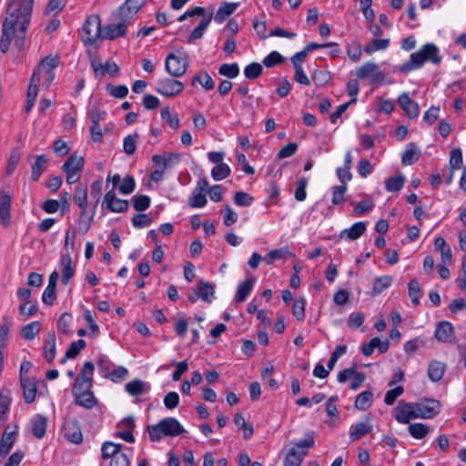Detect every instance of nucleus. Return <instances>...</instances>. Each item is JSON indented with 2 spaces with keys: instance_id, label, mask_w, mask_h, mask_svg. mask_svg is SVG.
<instances>
[{
  "instance_id": "obj_1",
  "label": "nucleus",
  "mask_w": 466,
  "mask_h": 466,
  "mask_svg": "<svg viewBox=\"0 0 466 466\" xmlns=\"http://www.w3.org/2000/svg\"><path fill=\"white\" fill-rule=\"evenodd\" d=\"M33 9V0H24L18 6L9 3L6 17L2 26L0 50L6 53L11 42L15 39V46L22 48L25 44V34L30 22Z\"/></svg>"
},
{
  "instance_id": "obj_2",
  "label": "nucleus",
  "mask_w": 466,
  "mask_h": 466,
  "mask_svg": "<svg viewBox=\"0 0 466 466\" xmlns=\"http://www.w3.org/2000/svg\"><path fill=\"white\" fill-rule=\"evenodd\" d=\"M425 61L438 65L441 61L439 49L434 44H426L418 51L410 56V59L398 67L401 73H409L420 68Z\"/></svg>"
},
{
  "instance_id": "obj_3",
  "label": "nucleus",
  "mask_w": 466,
  "mask_h": 466,
  "mask_svg": "<svg viewBox=\"0 0 466 466\" xmlns=\"http://www.w3.org/2000/svg\"><path fill=\"white\" fill-rule=\"evenodd\" d=\"M149 439L152 441H157L162 439L163 436H178L185 432V429L178 422V420L173 417L166 418L161 420L158 423L149 425L147 427Z\"/></svg>"
},
{
  "instance_id": "obj_4",
  "label": "nucleus",
  "mask_w": 466,
  "mask_h": 466,
  "mask_svg": "<svg viewBox=\"0 0 466 466\" xmlns=\"http://www.w3.org/2000/svg\"><path fill=\"white\" fill-rule=\"evenodd\" d=\"M102 30L101 20L97 15L87 16L83 25L84 44L88 46L96 44L99 38H102Z\"/></svg>"
},
{
  "instance_id": "obj_5",
  "label": "nucleus",
  "mask_w": 466,
  "mask_h": 466,
  "mask_svg": "<svg viewBox=\"0 0 466 466\" xmlns=\"http://www.w3.org/2000/svg\"><path fill=\"white\" fill-rule=\"evenodd\" d=\"M350 151L345 155V167H338L337 175L340 181V185L334 186L332 191V203L334 205L340 204L344 201V196L347 191V180L350 179Z\"/></svg>"
},
{
  "instance_id": "obj_6",
  "label": "nucleus",
  "mask_w": 466,
  "mask_h": 466,
  "mask_svg": "<svg viewBox=\"0 0 466 466\" xmlns=\"http://www.w3.org/2000/svg\"><path fill=\"white\" fill-rule=\"evenodd\" d=\"M188 65L189 59L187 54L182 57L170 53L167 56L165 60L166 70L173 77H180L184 76L187 70Z\"/></svg>"
},
{
  "instance_id": "obj_7",
  "label": "nucleus",
  "mask_w": 466,
  "mask_h": 466,
  "mask_svg": "<svg viewBox=\"0 0 466 466\" xmlns=\"http://www.w3.org/2000/svg\"><path fill=\"white\" fill-rule=\"evenodd\" d=\"M115 22L108 24L102 30V38L114 40L117 37H123L127 35V27L130 24L117 13L114 15Z\"/></svg>"
},
{
  "instance_id": "obj_8",
  "label": "nucleus",
  "mask_w": 466,
  "mask_h": 466,
  "mask_svg": "<svg viewBox=\"0 0 466 466\" xmlns=\"http://www.w3.org/2000/svg\"><path fill=\"white\" fill-rule=\"evenodd\" d=\"M64 437L71 443L80 444L83 441V434L79 421L76 418L66 419L63 424Z\"/></svg>"
},
{
  "instance_id": "obj_9",
  "label": "nucleus",
  "mask_w": 466,
  "mask_h": 466,
  "mask_svg": "<svg viewBox=\"0 0 466 466\" xmlns=\"http://www.w3.org/2000/svg\"><path fill=\"white\" fill-rule=\"evenodd\" d=\"M184 85L179 80L175 79H160L157 83L156 91L167 97H172L183 91Z\"/></svg>"
},
{
  "instance_id": "obj_10",
  "label": "nucleus",
  "mask_w": 466,
  "mask_h": 466,
  "mask_svg": "<svg viewBox=\"0 0 466 466\" xmlns=\"http://www.w3.org/2000/svg\"><path fill=\"white\" fill-rule=\"evenodd\" d=\"M356 76L359 78H371L373 83H380L384 80L385 76L380 70L379 66L373 62H368L359 67L356 71Z\"/></svg>"
},
{
  "instance_id": "obj_11",
  "label": "nucleus",
  "mask_w": 466,
  "mask_h": 466,
  "mask_svg": "<svg viewBox=\"0 0 466 466\" xmlns=\"http://www.w3.org/2000/svg\"><path fill=\"white\" fill-rule=\"evenodd\" d=\"M418 418L431 419L440 411L441 404L435 400H427L424 402L414 403Z\"/></svg>"
},
{
  "instance_id": "obj_12",
  "label": "nucleus",
  "mask_w": 466,
  "mask_h": 466,
  "mask_svg": "<svg viewBox=\"0 0 466 466\" xmlns=\"http://www.w3.org/2000/svg\"><path fill=\"white\" fill-rule=\"evenodd\" d=\"M17 435L16 425H7L0 441V456L5 457L12 449Z\"/></svg>"
},
{
  "instance_id": "obj_13",
  "label": "nucleus",
  "mask_w": 466,
  "mask_h": 466,
  "mask_svg": "<svg viewBox=\"0 0 466 466\" xmlns=\"http://www.w3.org/2000/svg\"><path fill=\"white\" fill-rule=\"evenodd\" d=\"M394 411L396 420L400 423H408L411 419L418 418L414 403L400 401Z\"/></svg>"
},
{
  "instance_id": "obj_14",
  "label": "nucleus",
  "mask_w": 466,
  "mask_h": 466,
  "mask_svg": "<svg viewBox=\"0 0 466 466\" xmlns=\"http://www.w3.org/2000/svg\"><path fill=\"white\" fill-rule=\"evenodd\" d=\"M146 1L147 0H126L116 13L124 17L126 21L131 22L140 8L145 5Z\"/></svg>"
},
{
  "instance_id": "obj_15",
  "label": "nucleus",
  "mask_w": 466,
  "mask_h": 466,
  "mask_svg": "<svg viewBox=\"0 0 466 466\" xmlns=\"http://www.w3.org/2000/svg\"><path fill=\"white\" fill-rule=\"evenodd\" d=\"M20 385L23 390V398L25 401L26 403H32L35 400L37 392L35 378L21 376Z\"/></svg>"
},
{
  "instance_id": "obj_16",
  "label": "nucleus",
  "mask_w": 466,
  "mask_h": 466,
  "mask_svg": "<svg viewBox=\"0 0 466 466\" xmlns=\"http://www.w3.org/2000/svg\"><path fill=\"white\" fill-rule=\"evenodd\" d=\"M398 104L410 119L416 118L420 114V107L417 102L410 99L408 93H402L398 97Z\"/></svg>"
},
{
  "instance_id": "obj_17",
  "label": "nucleus",
  "mask_w": 466,
  "mask_h": 466,
  "mask_svg": "<svg viewBox=\"0 0 466 466\" xmlns=\"http://www.w3.org/2000/svg\"><path fill=\"white\" fill-rule=\"evenodd\" d=\"M435 338L441 343H451L454 340V329L452 325L448 321H441L435 329Z\"/></svg>"
},
{
  "instance_id": "obj_18",
  "label": "nucleus",
  "mask_w": 466,
  "mask_h": 466,
  "mask_svg": "<svg viewBox=\"0 0 466 466\" xmlns=\"http://www.w3.org/2000/svg\"><path fill=\"white\" fill-rule=\"evenodd\" d=\"M102 205H106V208L112 212H124L128 208L127 200L116 198L114 189H111L105 195Z\"/></svg>"
},
{
  "instance_id": "obj_19",
  "label": "nucleus",
  "mask_w": 466,
  "mask_h": 466,
  "mask_svg": "<svg viewBox=\"0 0 466 466\" xmlns=\"http://www.w3.org/2000/svg\"><path fill=\"white\" fill-rule=\"evenodd\" d=\"M11 196L4 191H0V224L8 227L11 221Z\"/></svg>"
},
{
  "instance_id": "obj_20",
  "label": "nucleus",
  "mask_w": 466,
  "mask_h": 466,
  "mask_svg": "<svg viewBox=\"0 0 466 466\" xmlns=\"http://www.w3.org/2000/svg\"><path fill=\"white\" fill-rule=\"evenodd\" d=\"M390 346L387 339H380V338H373L368 343L361 347V352L364 356H370L375 349H378L380 353H384L388 350Z\"/></svg>"
},
{
  "instance_id": "obj_21",
  "label": "nucleus",
  "mask_w": 466,
  "mask_h": 466,
  "mask_svg": "<svg viewBox=\"0 0 466 466\" xmlns=\"http://www.w3.org/2000/svg\"><path fill=\"white\" fill-rule=\"evenodd\" d=\"M58 65V56H47L41 60L39 66L35 69L33 75H36V76L38 77V81L40 82L42 79V73L54 72V69L57 67Z\"/></svg>"
},
{
  "instance_id": "obj_22",
  "label": "nucleus",
  "mask_w": 466,
  "mask_h": 466,
  "mask_svg": "<svg viewBox=\"0 0 466 466\" xmlns=\"http://www.w3.org/2000/svg\"><path fill=\"white\" fill-rule=\"evenodd\" d=\"M150 389L151 387L147 382L137 379L127 382L125 386L126 391L134 397L147 393L149 392Z\"/></svg>"
},
{
  "instance_id": "obj_23",
  "label": "nucleus",
  "mask_w": 466,
  "mask_h": 466,
  "mask_svg": "<svg viewBox=\"0 0 466 466\" xmlns=\"http://www.w3.org/2000/svg\"><path fill=\"white\" fill-rule=\"evenodd\" d=\"M180 161V154L178 153H164L163 155H154L152 157L153 164L163 162L164 169L174 167Z\"/></svg>"
},
{
  "instance_id": "obj_24",
  "label": "nucleus",
  "mask_w": 466,
  "mask_h": 466,
  "mask_svg": "<svg viewBox=\"0 0 466 466\" xmlns=\"http://www.w3.org/2000/svg\"><path fill=\"white\" fill-rule=\"evenodd\" d=\"M39 84H40V82L38 81V77L36 76V75H32L31 79H30V84H29L28 89H27L26 101H25V112H27V113L34 106V104H35V98H36L37 93H38Z\"/></svg>"
},
{
  "instance_id": "obj_25",
  "label": "nucleus",
  "mask_w": 466,
  "mask_h": 466,
  "mask_svg": "<svg viewBox=\"0 0 466 466\" xmlns=\"http://www.w3.org/2000/svg\"><path fill=\"white\" fill-rule=\"evenodd\" d=\"M32 432L37 439L45 437L47 428V418L43 415H35L31 420Z\"/></svg>"
},
{
  "instance_id": "obj_26",
  "label": "nucleus",
  "mask_w": 466,
  "mask_h": 466,
  "mask_svg": "<svg viewBox=\"0 0 466 466\" xmlns=\"http://www.w3.org/2000/svg\"><path fill=\"white\" fill-rule=\"evenodd\" d=\"M62 282L66 285L75 275V268L72 266V258L69 253L61 256Z\"/></svg>"
},
{
  "instance_id": "obj_27",
  "label": "nucleus",
  "mask_w": 466,
  "mask_h": 466,
  "mask_svg": "<svg viewBox=\"0 0 466 466\" xmlns=\"http://www.w3.org/2000/svg\"><path fill=\"white\" fill-rule=\"evenodd\" d=\"M238 6V3L224 2L218 7L214 19L217 23H223L229 15H231Z\"/></svg>"
},
{
  "instance_id": "obj_28",
  "label": "nucleus",
  "mask_w": 466,
  "mask_h": 466,
  "mask_svg": "<svg viewBox=\"0 0 466 466\" xmlns=\"http://www.w3.org/2000/svg\"><path fill=\"white\" fill-rule=\"evenodd\" d=\"M75 403L86 409H93L97 404V400L93 391H87L74 395Z\"/></svg>"
},
{
  "instance_id": "obj_29",
  "label": "nucleus",
  "mask_w": 466,
  "mask_h": 466,
  "mask_svg": "<svg viewBox=\"0 0 466 466\" xmlns=\"http://www.w3.org/2000/svg\"><path fill=\"white\" fill-rule=\"evenodd\" d=\"M446 370V365L438 360H432L429 364L428 376L431 381L437 382L441 380Z\"/></svg>"
},
{
  "instance_id": "obj_30",
  "label": "nucleus",
  "mask_w": 466,
  "mask_h": 466,
  "mask_svg": "<svg viewBox=\"0 0 466 466\" xmlns=\"http://www.w3.org/2000/svg\"><path fill=\"white\" fill-rule=\"evenodd\" d=\"M390 44V40L389 38L383 39H372L370 43L366 44L363 47V51L370 56L375 52L384 51L386 50Z\"/></svg>"
},
{
  "instance_id": "obj_31",
  "label": "nucleus",
  "mask_w": 466,
  "mask_h": 466,
  "mask_svg": "<svg viewBox=\"0 0 466 466\" xmlns=\"http://www.w3.org/2000/svg\"><path fill=\"white\" fill-rule=\"evenodd\" d=\"M255 284V279L249 278L240 283L236 293V300L238 302L245 301L251 293Z\"/></svg>"
},
{
  "instance_id": "obj_32",
  "label": "nucleus",
  "mask_w": 466,
  "mask_h": 466,
  "mask_svg": "<svg viewBox=\"0 0 466 466\" xmlns=\"http://www.w3.org/2000/svg\"><path fill=\"white\" fill-rule=\"evenodd\" d=\"M44 355L47 362H52L56 357V334L49 332L45 338Z\"/></svg>"
},
{
  "instance_id": "obj_33",
  "label": "nucleus",
  "mask_w": 466,
  "mask_h": 466,
  "mask_svg": "<svg viewBox=\"0 0 466 466\" xmlns=\"http://www.w3.org/2000/svg\"><path fill=\"white\" fill-rule=\"evenodd\" d=\"M13 326V319L10 316L3 317L0 324V352H3L7 340L11 327Z\"/></svg>"
},
{
  "instance_id": "obj_34",
  "label": "nucleus",
  "mask_w": 466,
  "mask_h": 466,
  "mask_svg": "<svg viewBox=\"0 0 466 466\" xmlns=\"http://www.w3.org/2000/svg\"><path fill=\"white\" fill-rule=\"evenodd\" d=\"M373 402V392L371 390H364L360 393L354 401V407L359 410H366Z\"/></svg>"
},
{
  "instance_id": "obj_35",
  "label": "nucleus",
  "mask_w": 466,
  "mask_h": 466,
  "mask_svg": "<svg viewBox=\"0 0 466 466\" xmlns=\"http://www.w3.org/2000/svg\"><path fill=\"white\" fill-rule=\"evenodd\" d=\"M306 451H299L297 448H291L286 455L285 466H299L303 458L306 456Z\"/></svg>"
},
{
  "instance_id": "obj_36",
  "label": "nucleus",
  "mask_w": 466,
  "mask_h": 466,
  "mask_svg": "<svg viewBox=\"0 0 466 466\" xmlns=\"http://www.w3.org/2000/svg\"><path fill=\"white\" fill-rule=\"evenodd\" d=\"M211 19L212 14L201 19L199 25L192 31L191 35H189L187 39L188 44H191L203 36L204 32L211 22Z\"/></svg>"
},
{
  "instance_id": "obj_37",
  "label": "nucleus",
  "mask_w": 466,
  "mask_h": 466,
  "mask_svg": "<svg viewBox=\"0 0 466 466\" xmlns=\"http://www.w3.org/2000/svg\"><path fill=\"white\" fill-rule=\"evenodd\" d=\"M84 166V157L77 155L71 156L63 165L64 172H79Z\"/></svg>"
},
{
  "instance_id": "obj_38",
  "label": "nucleus",
  "mask_w": 466,
  "mask_h": 466,
  "mask_svg": "<svg viewBox=\"0 0 466 466\" xmlns=\"http://www.w3.org/2000/svg\"><path fill=\"white\" fill-rule=\"evenodd\" d=\"M10 404L9 390H2L0 392V424L7 420Z\"/></svg>"
},
{
  "instance_id": "obj_39",
  "label": "nucleus",
  "mask_w": 466,
  "mask_h": 466,
  "mask_svg": "<svg viewBox=\"0 0 466 466\" xmlns=\"http://www.w3.org/2000/svg\"><path fill=\"white\" fill-rule=\"evenodd\" d=\"M48 163V159L44 156L40 155L36 157L35 164L32 166L31 178L34 181H37L43 172L46 170Z\"/></svg>"
},
{
  "instance_id": "obj_40",
  "label": "nucleus",
  "mask_w": 466,
  "mask_h": 466,
  "mask_svg": "<svg viewBox=\"0 0 466 466\" xmlns=\"http://www.w3.org/2000/svg\"><path fill=\"white\" fill-rule=\"evenodd\" d=\"M196 82L206 90H212L215 87V82L207 71H201L192 78V85Z\"/></svg>"
},
{
  "instance_id": "obj_41",
  "label": "nucleus",
  "mask_w": 466,
  "mask_h": 466,
  "mask_svg": "<svg viewBox=\"0 0 466 466\" xmlns=\"http://www.w3.org/2000/svg\"><path fill=\"white\" fill-rule=\"evenodd\" d=\"M392 282V277L386 275L377 278L374 280L372 295L377 296L387 289Z\"/></svg>"
},
{
  "instance_id": "obj_42",
  "label": "nucleus",
  "mask_w": 466,
  "mask_h": 466,
  "mask_svg": "<svg viewBox=\"0 0 466 466\" xmlns=\"http://www.w3.org/2000/svg\"><path fill=\"white\" fill-rule=\"evenodd\" d=\"M196 295L206 302H211L214 295V287L209 283L200 282Z\"/></svg>"
},
{
  "instance_id": "obj_43",
  "label": "nucleus",
  "mask_w": 466,
  "mask_h": 466,
  "mask_svg": "<svg viewBox=\"0 0 466 466\" xmlns=\"http://www.w3.org/2000/svg\"><path fill=\"white\" fill-rule=\"evenodd\" d=\"M42 325L39 321H33L21 330V336L27 340L33 339L41 330Z\"/></svg>"
},
{
  "instance_id": "obj_44",
  "label": "nucleus",
  "mask_w": 466,
  "mask_h": 466,
  "mask_svg": "<svg viewBox=\"0 0 466 466\" xmlns=\"http://www.w3.org/2000/svg\"><path fill=\"white\" fill-rule=\"evenodd\" d=\"M289 254H290V252H289V248L287 247L281 248H278V249H273V250L269 251L267 254V256H265L264 261L268 265H271L276 260L286 259L287 256L289 255Z\"/></svg>"
},
{
  "instance_id": "obj_45",
  "label": "nucleus",
  "mask_w": 466,
  "mask_h": 466,
  "mask_svg": "<svg viewBox=\"0 0 466 466\" xmlns=\"http://www.w3.org/2000/svg\"><path fill=\"white\" fill-rule=\"evenodd\" d=\"M462 154L460 148H453L450 153L449 170L454 172L462 167Z\"/></svg>"
},
{
  "instance_id": "obj_46",
  "label": "nucleus",
  "mask_w": 466,
  "mask_h": 466,
  "mask_svg": "<svg viewBox=\"0 0 466 466\" xmlns=\"http://www.w3.org/2000/svg\"><path fill=\"white\" fill-rule=\"evenodd\" d=\"M121 444H116L111 441H106L102 444L101 452L103 459L115 458L116 454L120 453Z\"/></svg>"
},
{
  "instance_id": "obj_47",
  "label": "nucleus",
  "mask_w": 466,
  "mask_h": 466,
  "mask_svg": "<svg viewBox=\"0 0 466 466\" xmlns=\"http://www.w3.org/2000/svg\"><path fill=\"white\" fill-rule=\"evenodd\" d=\"M420 157V151L419 147H410L404 151L401 156V163L404 166L412 165Z\"/></svg>"
},
{
  "instance_id": "obj_48",
  "label": "nucleus",
  "mask_w": 466,
  "mask_h": 466,
  "mask_svg": "<svg viewBox=\"0 0 466 466\" xmlns=\"http://www.w3.org/2000/svg\"><path fill=\"white\" fill-rule=\"evenodd\" d=\"M93 380L76 378L72 388V394L76 395L83 392L92 391Z\"/></svg>"
},
{
  "instance_id": "obj_49",
  "label": "nucleus",
  "mask_w": 466,
  "mask_h": 466,
  "mask_svg": "<svg viewBox=\"0 0 466 466\" xmlns=\"http://www.w3.org/2000/svg\"><path fill=\"white\" fill-rule=\"evenodd\" d=\"M74 201L82 210H86V208H87L86 189L80 186L76 187L75 194H74Z\"/></svg>"
},
{
  "instance_id": "obj_50",
  "label": "nucleus",
  "mask_w": 466,
  "mask_h": 466,
  "mask_svg": "<svg viewBox=\"0 0 466 466\" xmlns=\"http://www.w3.org/2000/svg\"><path fill=\"white\" fill-rule=\"evenodd\" d=\"M230 175V167L226 164L216 165L211 170V177L216 181H220Z\"/></svg>"
},
{
  "instance_id": "obj_51",
  "label": "nucleus",
  "mask_w": 466,
  "mask_h": 466,
  "mask_svg": "<svg viewBox=\"0 0 466 466\" xmlns=\"http://www.w3.org/2000/svg\"><path fill=\"white\" fill-rule=\"evenodd\" d=\"M218 74L228 78H235L239 74V66L237 63L222 64L218 68Z\"/></svg>"
},
{
  "instance_id": "obj_52",
  "label": "nucleus",
  "mask_w": 466,
  "mask_h": 466,
  "mask_svg": "<svg viewBox=\"0 0 466 466\" xmlns=\"http://www.w3.org/2000/svg\"><path fill=\"white\" fill-rule=\"evenodd\" d=\"M311 78L316 86H323L330 80V75L328 71L318 68L311 74Z\"/></svg>"
},
{
  "instance_id": "obj_53",
  "label": "nucleus",
  "mask_w": 466,
  "mask_h": 466,
  "mask_svg": "<svg viewBox=\"0 0 466 466\" xmlns=\"http://www.w3.org/2000/svg\"><path fill=\"white\" fill-rule=\"evenodd\" d=\"M161 118L162 120L168 124L169 127L172 128V129H177L178 127H179V118L177 116V114L175 115H172L170 113V110L167 106L166 107H163L161 109Z\"/></svg>"
},
{
  "instance_id": "obj_54",
  "label": "nucleus",
  "mask_w": 466,
  "mask_h": 466,
  "mask_svg": "<svg viewBox=\"0 0 466 466\" xmlns=\"http://www.w3.org/2000/svg\"><path fill=\"white\" fill-rule=\"evenodd\" d=\"M372 427L368 421L357 423L351 431V441L359 440L371 431Z\"/></svg>"
},
{
  "instance_id": "obj_55",
  "label": "nucleus",
  "mask_w": 466,
  "mask_h": 466,
  "mask_svg": "<svg viewBox=\"0 0 466 466\" xmlns=\"http://www.w3.org/2000/svg\"><path fill=\"white\" fill-rule=\"evenodd\" d=\"M263 67L259 63L253 62L244 68V75L248 79H256L262 75Z\"/></svg>"
},
{
  "instance_id": "obj_56",
  "label": "nucleus",
  "mask_w": 466,
  "mask_h": 466,
  "mask_svg": "<svg viewBox=\"0 0 466 466\" xmlns=\"http://www.w3.org/2000/svg\"><path fill=\"white\" fill-rule=\"evenodd\" d=\"M430 431V428L423 423H413L409 426V432L415 439H423Z\"/></svg>"
},
{
  "instance_id": "obj_57",
  "label": "nucleus",
  "mask_w": 466,
  "mask_h": 466,
  "mask_svg": "<svg viewBox=\"0 0 466 466\" xmlns=\"http://www.w3.org/2000/svg\"><path fill=\"white\" fill-rule=\"evenodd\" d=\"M405 182L403 175L389 177L386 181V189L390 192H396L402 188Z\"/></svg>"
},
{
  "instance_id": "obj_58",
  "label": "nucleus",
  "mask_w": 466,
  "mask_h": 466,
  "mask_svg": "<svg viewBox=\"0 0 466 466\" xmlns=\"http://www.w3.org/2000/svg\"><path fill=\"white\" fill-rule=\"evenodd\" d=\"M37 312V303L27 300L19 307V313L25 319L35 315Z\"/></svg>"
},
{
  "instance_id": "obj_59",
  "label": "nucleus",
  "mask_w": 466,
  "mask_h": 466,
  "mask_svg": "<svg viewBox=\"0 0 466 466\" xmlns=\"http://www.w3.org/2000/svg\"><path fill=\"white\" fill-rule=\"evenodd\" d=\"M86 343L84 339H78L76 341L72 342L66 352V358H76L79 354V352L86 348Z\"/></svg>"
},
{
  "instance_id": "obj_60",
  "label": "nucleus",
  "mask_w": 466,
  "mask_h": 466,
  "mask_svg": "<svg viewBox=\"0 0 466 466\" xmlns=\"http://www.w3.org/2000/svg\"><path fill=\"white\" fill-rule=\"evenodd\" d=\"M128 374V370L125 367H117L114 370H112L110 373H104L105 378L110 379L113 382H120L124 379L127 378Z\"/></svg>"
},
{
  "instance_id": "obj_61",
  "label": "nucleus",
  "mask_w": 466,
  "mask_h": 466,
  "mask_svg": "<svg viewBox=\"0 0 466 466\" xmlns=\"http://www.w3.org/2000/svg\"><path fill=\"white\" fill-rule=\"evenodd\" d=\"M106 91L116 98H124L128 94V88L125 85L113 86L108 84L106 86Z\"/></svg>"
},
{
  "instance_id": "obj_62",
  "label": "nucleus",
  "mask_w": 466,
  "mask_h": 466,
  "mask_svg": "<svg viewBox=\"0 0 466 466\" xmlns=\"http://www.w3.org/2000/svg\"><path fill=\"white\" fill-rule=\"evenodd\" d=\"M132 201L134 208L137 211H145L150 206V198L146 195L135 196Z\"/></svg>"
},
{
  "instance_id": "obj_63",
  "label": "nucleus",
  "mask_w": 466,
  "mask_h": 466,
  "mask_svg": "<svg viewBox=\"0 0 466 466\" xmlns=\"http://www.w3.org/2000/svg\"><path fill=\"white\" fill-rule=\"evenodd\" d=\"M308 186V179L305 177L299 178L297 182V187L295 191V198L298 201H303L306 199L307 192L306 187Z\"/></svg>"
},
{
  "instance_id": "obj_64",
  "label": "nucleus",
  "mask_w": 466,
  "mask_h": 466,
  "mask_svg": "<svg viewBox=\"0 0 466 466\" xmlns=\"http://www.w3.org/2000/svg\"><path fill=\"white\" fill-rule=\"evenodd\" d=\"M409 295L411 298V301L414 305H419L420 296V287L418 281L412 279L409 282Z\"/></svg>"
}]
</instances>
